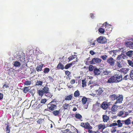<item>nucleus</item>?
Masks as SVG:
<instances>
[{
    "mask_svg": "<svg viewBox=\"0 0 133 133\" xmlns=\"http://www.w3.org/2000/svg\"><path fill=\"white\" fill-rule=\"evenodd\" d=\"M114 75L111 76L107 82V83H116Z\"/></svg>",
    "mask_w": 133,
    "mask_h": 133,
    "instance_id": "10",
    "label": "nucleus"
},
{
    "mask_svg": "<svg viewBox=\"0 0 133 133\" xmlns=\"http://www.w3.org/2000/svg\"><path fill=\"white\" fill-rule=\"evenodd\" d=\"M75 117L76 118L81 121H83L82 119V116L79 113H76Z\"/></svg>",
    "mask_w": 133,
    "mask_h": 133,
    "instance_id": "20",
    "label": "nucleus"
},
{
    "mask_svg": "<svg viewBox=\"0 0 133 133\" xmlns=\"http://www.w3.org/2000/svg\"><path fill=\"white\" fill-rule=\"evenodd\" d=\"M129 78V76L128 75H127L125 76L123 78H122L124 80H127Z\"/></svg>",
    "mask_w": 133,
    "mask_h": 133,
    "instance_id": "53",
    "label": "nucleus"
},
{
    "mask_svg": "<svg viewBox=\"0 0 133 133\" xmlns=\"http://www.w3.org/2000/svg\"><path fill=\"white\" fill-rule=\"evenodd\" d=\"M46 99L44 98L41 100V103H42L44 104L46 102Z\"/></svg>",
    "mask_w": 133,
    "mask_h": 133,
    "instance_id": "52",
    "label": "nucleus"
},
{
    "mask_svg": "<svg viewBox=\"0 0 133 133\" xmlns=\"http://www.w3.org/2000/svg\"><path fill=\"white\" fill-rule=\"evenodd\" d=\"M133 61L132 60L131 61L130 60H128V63L129 64V65L133 67Z\"/></svg>",
    "mask_w": 133,
    "mask_h": 133,
    "instance_id": "46",
    "label": "nucleus"
},
{
    "mask_svg": "<svg viewBox=\"0 0 133 133\" xmlns=\"http://www.w3.org/2000/svg\"><path fill=\"white\" fill-rule=\"evenodd\" d=\"M24 85L28 86L31 84V82L30 81H26L24 82Z\"/></svg>",
    "mask_w": 133,
    "mask_h": 133,
    "instance_id": "39",
    "label": "nucleus"
},
{
    "mask_svg": "<svg viewBox=\"0 0 133 133\" xmlns=\"http://www.w3.org/2000/svg\"><path fill=\"white\" fill-rule=\"evenodd\" d=\"M127 56L129 57H131L133 55V51H128L126 53Z\"/></svg>",
    "mask_w": 133,
    "mask_h": 133,
    "instance_id": "33",
    "label": "nucleus"
},
{
    "mask_svg": "<svg viewBox=\"0 0 133 133\" xmlns=\"http://www.w3.org/2000/svg\"><path fill=\"white\" fill-rule=\"evenodd\" d=\"M96 94L98 96H100L103 93V91L102 88L99 87L98 89L95 90Z\"/></svg>",
    "mask_w": 133,
    "mask_h": 133,
    "instance_id": "14",
    "label": "nucleus"
},
{
    "mask_svg": "<svg viewBox=\"0 0 133 133\" xmlns=\"http://www.w3.org/2000/svg\"><path fill=\"white\" fill-rule=\"evenodd\" d=\"M60 110H54L52 113L55 116H59L60 114Z\"/></svg>",
    "mask_w": 133,
    "mask_h": 133,
    "instance_id": "22",
    "label": "nucleus"
},
{
    "mask_svg": "<svg viewBox=\"0 0 133 133\" xmlns=\"http://www.w3.org/2000/svg\"><path fill=\"white\" fill-rule=\"evenodd\" d=\"M84 128L89 129H91L92 128V127L90 125L89 123L87 122L85 123Z\"/></svg>",
    "mask_w": 133,
    "mask_h": 133,
    "instance_id": "24",
    "label": "nucleus"
},
{
    "mask_svg": "<svg viewBox=\"0 0 133 133\" xmlns=\"http://www.w3.org/2000/svg\"><path fill=\"white\" fill-rule=\"evenodd\" d=\"M101 60L98 58H93L90 64H95V63H99Z\"/></svg>",
    "mask_w": 133,
    "mask_h": 133,
    "instance_id": "9",
    "label": "nucleus"
},
{
    "mask_svg": "<svg viewBox=\"0 0 133 133\" xmlns=\"http://www.w3.org/2000/svg\"><path fill=\"white\" fill-rule=\"evenodd\" d=\"M115 66L119 68L122 67V65L121 62L120 61H117L116 63Z\"/></svg>",
    "mask_w": 133,
    "mask_h": 133,
    "instance_id": "32",
    "label": "nucleus"
},
{
    "mask_svg": "<svg viewBox=\"0 0 133 133\" xmlns=\"http://www.w3.org/2000/svg\"><path fill=\"white\" fill-rule=\"evenodd\" d=\"M129 71V69L127 68H122L120 70V71L124 74H126Z\"/></svg>",
    "mask_w": 133,
    "mask_h": 133,
    "instance_id": "21",
    "label": "nucleus"
},
{
    "mask_svg": "<svg viewBox=\"0 0 133 133\" xmlns=\"http://www.w3.org/2000/svg\"><path fill=\"white\" fill-rule=\"evenodd\" d=\"M97 42L99 43H105L107 42L106 38L105 37H104L102 36H100L97 39Z\"/></svg>",
    "mask_w": 133,
    "mask_h": 133,
    "instance_id": "6",
    "label": "nucleus"
},
{
    "mask_svg": "<svg viewBox=\"0 0 133 133\" xmlns=\"http://www.w3.org/2000/svg\"><path fill=\"white\" fill-rule=\"evenodd\" d=\"M125 45L129 48L132 47L133 46V42H127L126 43Z\"/></svg>",
    "mask_w": 133,
    "mask_h": 133,
    "instance_id": "30",
    "label": "nucleus"
},
{
    "mask_svg": "<svg viewBox=\"0 0 133 133\" xmlns=\"http://www.w3.org/2000/svg\"><path fill=\"white\" fill-rule=\"evenodd\" d=\"M107 57L108 56L105 55H102L101 57V58H102L103 60H106Z\"/></svg>",
    "mask_w": 133,
    "mask_h": 133,
    "instance_id": "45",
    "label": "nucleus"
},
{
    "mask_svg": "<svg viewBox=\"0 0 133 133\" xmlns=\"http://www.w3.org/2000/svg\"><path fill=\"white\" fill-rule=\"evenodd\" d=\"M75 82V81L74 79H71L70 81V83L71 84H73Z\"/></svg>",
    "mask_w": 133,
    "mask_h": 133,
    "instance_id": "55",
    "label": "nucleus"
},
{
    "mask_svg": "<svg viewBox=\"0 0 133 133\" xmlns=\"http://www.w3.org/2000/svg\"><path fill=\"white\" fill-rule=\"evenodd\" d=\"M71 126V125L70 124H67L66 125V128H67V129H69V128H70Z\"/></svg>",
    "mask_w": 133,
    "mask_h": 133,
    "instance_id": "61",
    "label": "nucleus"
},
{
    "mask_svg": "<svg viewBox=\"0 0 133 133\" xmlns=\"http://www.w3.org/2000/svg\"><path fill=\"white\" fill-rule=\"evenodd\" d=\"M48 77L49 78V79L50 81L52 82L53 81L54 79L51 77L49 76H48Z\"/></svg>",
    "mask_w": 133,
    "mask_h": 133,
    "instance_id": "58",
    "label": "nucleus"
},
{
    "mask_svg": "<svg viewBox=\"0 0 133 133\" xmlns=\"http://www.w3.org/2000/svg\"><path fill=\"white\" fill-rule=\"evenodd\" d=\"M37 93L38 95L41 97H42L44 93L43 90L41 89H39L37 90Z\"/></svg>",
    "mask_w": 133,
    "mask_h": 133,
    "instance_id": "26",
    "label": "nucleus"
},
{
    "mask_svg": "<svg viewBox=\"0 0 133 133\" xmlns=\"http://www.w3.org/2000/svg\"><path fill=\"white\" fill-rule=\"evenodd\" d=\"M114 104V105H113L111 107V110L113 112H115L117 110L118 106Z\"/></svg>",
    "mask_w": 133,
    "mask_h": 133,
    "instance_id": "17",
    "label": "nucleus"
},
{
    "mask_svg": "<svg viewBox=\"0 0 133 133\" xmlns=\"http://www.w3.org/2000/svg\"><path fill=\"white\" fill-rule=\"evenodd\" d=\"M73 94H71L68 95L66 96L65 97V99L66 101L71 100L73 97Z\"/></svg>",
    "mask_w": 133,
    "mask_h": 133,
    "instance_id": "15",
    "label": "nucleus"
},
{
    "mask_svg": "<svg viewBox=\"0 0 133 133\" xmlns=\"http://www.w3.org/2000/svg\"><path fill=\"white\" fill-rule=\"evenodd\" d=\"M116 101L115 103V104L117 103H121L123 99V96L122 95H119L117 96V98L116 99Z\"/></svg>",
    "mask_w": 133,
    "mask_h": 133,
    "instance_id": "5",
    "label": "nucleus"
},
{
    "mask_svg": "<svg viewBox=\"0 0 133 133\" xmlns=\"http://www.w3.org/2000/svg\"><path fill=\"white\" fill-rule=\"evenodd\" d=\"M65 75H67L68 76H69L70 74V73L67 70L65 71Z\"/></svg>",
    "mask_w": 133,
    "mask_h": 133,
    "instance_id": "56",
    "label": "nucleus"
},
{
    "mask_svg": "<svg viewBox=\"0 0 133 133\" xmlns=\"http://www.w3.org/2000/svg\"><path fill=\"white\" fill-rule=\"evenodd\" d=\"M9 87V86L7 84H6V83L5 84H4V85H3V87H5V88H8Z\"/></svg>",
    "mask_w": 133,
    "mask_h": 133,
    "instance_id": "62",
    "label": "nucleus"
},
{
    "mask_svg": "<svg viewBox=\"0 0 133 133\" xmlns=\"http://www.w3.org/2000/svg\"><path fill=\"white\" fill-rule=\"evenodd\" d=\"M109 107V105L108 104V103L107 102L104 101L103 102L101 105V107L102 108V109L106 110Z\"/></svg>",
    "mask_w": 133,
    "mask_h": 133,
    "instance_id": "8",
    "label": "nucleus"
},
{
    "mask_svg": "<svg viewBox=\"0 0 133 133\" xmlns=\"http://www.w3.org/2000/svg\"><path fill=\"white\" fill-rule=\"evenodd\" d=\"M130 75L131 78L133 79V69L131 71Z\"/></svg>",
    "mask_w": 133,
    "mask_h": 133,
    "instance_id": "50",
    "label": "nucleus"
},
{
    "mask_svg": "<svg viewBox=\"0 0 133 133\" xmlns=\"http://www.w3.org/2000/svg\"><path fill=\"white\" fill-rule=\"evenodd\" d=\"M72 66L71 64L70 63L66 64L65 66V69H68Z\"/></svg>",
    "mask_w": 133,
    "mask_h": 133,
    "instance_id": "47",
    "label": "nucleus"
},
{
    "mask_svg": "<svg viewBox=\"0 0 133 133\" xmlns=\"http://www.w3.org/2000/svg\"><path fill=\"white\" fill-rule=\"evenodd\" d=\"M94 72L95 75H99L101 73L99 69H97L96 67L94 70Z\"/></svg>",
    "mask_w": 133,
    "mask_h": 133,
    "instance_id": "16",
    "label": "nucleus"
},
{
    "mask_svg": "<svg viewBox=\"0 0 133 133\" xmlns=\"http://www.w3.org/2000/svg\"><path fill=\"white\" fill-rule=\"evenodd\" d=\"M102 118L103 121L104 122H107L109 119V117L105 115H103Z\"/></svg>",
    "mask_w": 133,
    "mask_h": 133,
    "instance_id": "18",
    "label": "nucleus"
},
{
    "mask_svg": "<svg viewBox=\"0 0 133 133\" xmlns=\"http://www.w3.org/2000/svg\"><path fill=\"white\" fill-rule=\"evenodd\" d=\"M122 58V54L118 55L117 58V59L118 60H121Z\"/></svg>",
    "mask_w": 133,
    "mask_h": 133,
    "instance_id": "51",
    "label": "nucleus"
},
{
    "mask_svg": "<svg viewBox=\"0 0 133 133\" xmlns=\"http://www.w3.org/2000/svg\"><path fill=\"white\" fill-rule=\"evenodd\" d=\"M131 118V117H130L126 120H122V121L123 122L124 124V123L125 125H128L131 123L130 119Z\"/></svg>",
    "mask_w": 133,
    "mask_h": 133,
    "instance_id": "12",
    "label": "nucleus"
},
{
    "mask_svg": "<svg viewBox=\"0 0 133 133\" xmlns=\"http://www.w3.org/2000/svg\"><path fill=\"white\" fill-rule=\"evenodd\" d=\"M56 68L58 69H61L63 70L64 68V67L63 64L61 63H59Z\"/></svg>",
    "mask_w": 133,
    "mask_h": 133,
    "instance_id": "25",
    "label": "nucleus"
},
{
    "mask_svg": "<svg viewBox=\"0 0 133 133\" xmlns=\"http://www.w3.org/2000/svg\"><path fill=\"white\" fill-rule=\"evenodd\" d=\"M116 60L112 57L108 59L107 62L111 66H113L115 65Z\"/></svg>",
    "mask_w": 133,
    "mask_h": 133,
    "instance_id": "7",
    "label": "nucleus"
},
{
    "mask_svg": "<svg viewBox=\"0 0 133 133\" xmlns=\"http://www.w3.org/2000/svg\"><path fill=\"white\" fill-rule=\"evenodd\" d=\"M80 94L79 91L78 90L76 91L74 93V95L75 97H78L80 96Z\"/></svg>",
    "mask_w": 133,
    "mask_h": 133,
    "instance_id": "36",
    "label": "nucleus"
},
{
    "mask_svg": "<svg viewBox=\"0 0 133 133\" xmlns=\"http://www.w3.org/2000/svg\"><path fill=\"white\" fill-rule=\"evenodd\" d=\"M99 32L101 34H103L105 32V30L103 28H100L98 30Z\"/></svg>",
    "mask_w": 133,
    "mask_h": 133,
    "instance_id": "43",
    "label": "nucleus"
},
{
    "mask_svg": "<svg viewBox=\"0 0 133 133\" xmlns=\"http://www.w3.org/2000/svg\"><path fill=\"white\" fill-rule=\"evenodd\" d=\"M117 98V96L115 94L110 95L109 96V98L112 101H114Z\"/></svg>",
    "mask_w": 133,
    "mask_h": 133,
    "instance_id": "19",
    "label": "nucleus"
},
{
    "mask_svg": "<svg viewBox=\"0 0 133 133\" xmlns=\"http://www.w3.org/2000/svg\"><path fill=\"white\" fill-rule=\"evenodd\" d=\"M117 123H114L110 125L108 127H111L113 126H118V127H121L123 126V124H124L123 122L120 120H118L117 121Z\"/></svg>",
    "mask_w": 133,
    "mask_h": 133,
    "instance_id": "2",
    "label": "nucleus"
},
{
    "mask_svg": "<svg viewBox=\"0 0 133 133\" xmlns=\"http://www.w3.org/2000/svg\"><path fill=\"white\" fill-rule=\"evenodd\" d=\"M76 57L77 55H73L70 56L68 58V62H69L70 61Z\"/></svg>",
    "mask_w": 133,
    "mask_h": 133,
    "instance_id": "31",
    "label": "nucleus"
},
{
    "mask_svg": "<svg viewBox=\"0 0 133 133\" xmlns=\"http://www.w3.org/2000/svg\"><path fill=\"white\" fill-rule=\"evenodd\" d=\"M54 102H56V100L55 99H54L47 104L48 108L49 109L48 111L50 112L53 111L57 109V105L53 103Z\"/></svg>",
    "mask_w": 133,
    "mask_h": 133,
    "instance_id": "1",
    "label": "nucleus"
},
{
    "mask_svg": "<svg viewBox=\"0 0 133 133\" xmlns=\"http://www.w3.org/2000/svg\"><path fill=\"white\" fill-rule=\"evenodd\" d=\"M90 54L92 55H93L95 54V53L92 50L90 51Z\"/></svg>",
    "mask_w": 133,
    "mask_h": 133,
    "instance_id": "63",
    "label": "nucleus"
},
{
    "mask_svg": "<svg viewBox=\"0 0 133 133\" xmlns=\"http://www.w3.org/2000/svg\"><path fill=\"white\" fill-rule=\"evenodd\" d=\"M69 106V104L65 103L63 105V108L64 109H67Z\"/></svg>",
    "mask_w": 133,
    "mask_h": 133,
    "instance_id": "44",
    "label": "nucleus"
},
{
    "mask_svg": "<svg viewBox=\"0 0 133 133\" xmlns=\"http://www.w3.org/2000/svg\"><path fill=\"white\" fill-rule=\"evenodd\" d=\"M116 83L121 82L122 79V75L121 74H117L114 75Z\"/></svg>",
    "mask_w": 133,
    "mask_h": 133,
    "instance_id": "4",
    "label": "nucleus"
},
{
    "mask_svg": "<svg viewBox=\"0 0 133 133\" xmlns=\"http://www.w3.org/2000/svg\"><path fill=\"white\" fill-rule=\"evenodd\" d=\"M43 83V81L37 80L36 83L35 85L36 86H41L42 85Z\"/></svg>",
    "mask_w": 133,
    "mask_h": 133,
    "instance_id": "34",
    "label": "nucleus"
},
{
    "mask_svg": "<svg viewBox=\"0 0 133 133\" xmlns=\"http://www.w3.org/2000/svg\"><path fill=\"white\" fill-rule=\"evenodd\" d=\"M80 126L84 128L85 127L84 123L83 122L81 123Z\"/></svg>",
    "mask_w": 133,
    "mask_h": 133,
    "instance_id": "59",
    "label": "nucleus"
},
{
    "mask_svg": "<svg viewBox=\"0 0 133 133\" xmlns=\"http://www.w3.org/2000/svg\"><path fill=\"white\" fill-rule=\"evenodd\" d=\"M5 124L7 125V126L6 128V133H10V127L9 123Z\"/></svg>",
    "mask_w": 133,
    "mask_h": 133,
    "instance_id": "29",
    "label": "nucleus"
},
{
    "mask_svg": "<svg viewBox=\"0 0 133 133\" xmlns=\"http://www.w3.org/2000/svg\"><path fill=\"white\" fill-rule=\"evenodd\" d=\"M44 94L46 96L49 97H51L52 96L51 94L49 92V91H48L47 93H45Z\"/></svg>",
    "mask_w": 133,
    "mask_h": 133,
    "instance_id": "41",
    "label": "nucleus"
},
{
    "mask_svg": "<svg viewBox=\"0 0 133 133\" xmlns=\"http://www.w3.org/2000/svg\"><path fill=\"white\" fill-rule=\"evenodd\" d=\"M12 64L15 67H19L21 65V63L17 61L14 62Z\"/></svg>",
    "mask_w": 133,
    "mask_h": 133,
    "instance_id": "27",
    "label": "nucleus"
},
{
    "mask_svg": "<svg viewBox=\"0 0 133 133\" xmlns=\"http://www.w3.org/2000/svg\"><path fill=\"white\" fill-rule=\"evenodd\" d=\"M42 90L45 94V93H47L48 91H49V88L46 86L44 87Z\"/></svg>",
    "mask_w": 133,
    "mask_h": 133,
    "instance_id": "28",
    "label": "nucleus"
},
{
    "mask_svg": "<svg viewBox=\"0 0 133 133\" xmlns=\"http://www.w3.org/2000/svg\"><path fill=\"white\" fill-rule=\"evenodd\" d=\"M122 58L123 59H125L127 58V56L124 54H122Z\"/></svg>",
    "mask_w": 133,
    "mask_h": 133,
    "instance_id": "64",
    "label": "nucleus"
},
{
    "mask_svg": "<svg viewBox=\"0 0 133 133\" xmlns=\"http://www.w3.org/2000/svg\"><path fill=\"white\" fill-rule=\"evenodd\" d=\"M29 87H25L23 88V92L24 93H26L30 90Z\"/></svg>",
    "mask_w": 133,
    "mask_h": 133,
    "instance_id": "35",
    "label": "nucleus"
},
{
    "mask_svg": "<svg viewBox=\"0 0 133 133\" xmlns=\"http://www.w3.org/2000/svg\"><path fill=\"white\" fill-rule=\"evenodd\" d=\"M3 94L0 92V100L3 99Z\"/></svg>",
    "mask_w": 133,
    "mask_h": 133,
    "instance_id": "57",
    "label": "nucleus"
},
{
    "mask_svg": "<svg viewBox=\"0 0 133 133\" xmlns=\"http://www.w3.org/2000/svg\"><path fill=\"white\" fill-rule=\"evenodd\" d=\"M115 51L114 50L110 51L109 52V54H110L111 55V54H112L113 53V55H114V54H115Z\"/></svg>",
    "mask_w": 133,
    "mask_h": 133,
    "instance_id": "60",
    "label": "nucleus"
},
{
    "mask_svg": "<svg viewBox=\"0 0 133 133\" xmlns=\"http://www.w3.org/2000/svg\"><path fill=\"white\" fill-rule=\"evenodd\" d=\"M96 66H94L92 65H90L89 67V70L90 71H92L94 70Z\"/></svg>",
    "mask_w": 133,
    "mask_h": 133,
    "instance_id": "40",
    "label": "nucleus"
},
{
    "mask_svg": "<svg viewBox=\"0 0 133 133\" xmlns=\"http://www.w3.org/2000/svg\"><path fill=\"white\" fill-rule=\"evenodd\" d=\"M110 73L109 71H104L103 74L104 75H107Z\"/></svg>",
    "mask_w": 133,
    "mask_h": 133,
    "instance_id": "54",
    "label": "nucleus"
},
{
    "mask_svg": "<svg viewBox=\"0 0 133 133\" xmlns=\"http://www.w3.org/2000/svg\"><path fill=\"white\" fill-rule=\"evenodd\" d=\"M87 101V98L85 97H83L82 99V104H85L86 103Z\"/></svg>",
    "mask_w": 133,
    "mask_h": 133,
    "instance_id": "38",
    "label": "nucleus"
},
{
    "mask_svg": "<svg viewBox=\"0 0 133 133\" xmlns=\"http://www.w3.org/2000/svg\"><path fill=\"white\" fill-rule=\"evenodd\" d=\"M109 126H107L106 127L105 124H100L98 125V127L99 130L102 129L103 130L107 127H109Z\"/></svg>",
    "mask_w": 133,
    "mask_h": 133,
    "instance_id": "13",
    "label": "nucleus"
},
{
    "mask_svg": "<svg viewBox=\"0 0 133 133\" xmlns=\"http://www.w3.org/2000/svg\"><path fill=\"white\" fill-rule=\"evenodd\" d=\"M86 83L87 82L85 81V79L82 80V87L84 88L87 85Z\"/></svg>",
    "mask_w": 133,
    "mask_h": 133,
    "instance_id": "37",
    "label": "nucleus"
},
{
    "mask_svg": "<svg viewBox=\"0 0 133 133\" xmlns=\"http://www.w3.org/2000/svg\"><path fill=\"white\" fill-rule=\"evenodd\" d=\"M50 71V69L48 68H45L44 69L43 72L45 73H48Z\"/></svg>",
    "mask_w": 133,
    "mask_h": 133,
    "instance_id": "49",
    "label": "nucleus"
},
{
    "mask_svg": "<svg viewBox=\"0 0 133 133\" xmlns=\"http://www.w3.org/2000/svg\"><path fill=\"white\" fill-rule=\"evenodd\" d=\"M103 26H104L106 28V31L107 33H109L112 30L111 25L108 24L107 22H105L103 24Z\"/></svg>",
    "mask_w": 133,
    "mask_h": 133,
    "instance_id": "3",
    "label": "nucleus"
},
{
    "mask_svg": "<svg viewBox=\"0 0 133 133\" xmlns=\"http://www.w3.org/2000/svg\"><path fill=\"white\" fill-rule=\"evenodd\" d=\"M114 75L111 76L107 82V83H116Z\"/></svg>",
    "mask_w": 133,
    "mask_h": 133,
    "instance_id": "11",
    "label": "nucleus"
},
{
    "mask_svg": "<svg viewBox=\"0 0 133 133\" xmlns=\"http://www.w3.org/2000/svg\"><path fill=\"white\" fill-rule=\"evenodd\" d=\"M63 133H71L70 129H67L63 131Z\"/></svg>",
    "mask_w": 133,
    "mask_h": 133,
    "instance_id": "48",
    "label": "nucleus"
},
{
    "mask_svg": "<svg viewBox=\"0 0 133 133\" xmlns=\"http://www.w3.org/2000/svg\"><path fill=\"white\" fill-rule=\"evenodd\" d=\"M124 111L123 110H121L118 113L117 116H121L124 114Z\"/></svg>",
    "mask_w": 133,
    "mask_h": 133,
    "instance_id": "42",
    "label": "nucleus"
},
{
    "mask_svg": "<svg viewBox=\"0 0 133 133\" xmlns=\"http://www.w3.org/2000/svg\"><path fill=\"white\" fill-rule=\"evenodd\" d=\"M43 66V64L37 66L36 68V69L38 72L41 71L42 70V69Z\"/></svg>",
    "mask_w": 133,
    "mask_h": 133,
    "instance_id": "23",
    "label": "nucleus"
}]
</instances>
